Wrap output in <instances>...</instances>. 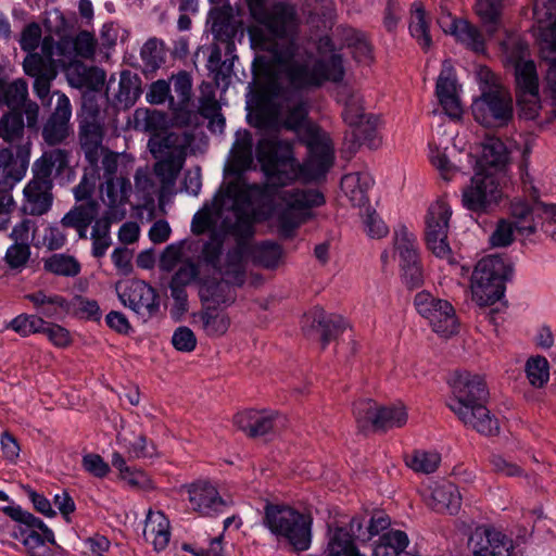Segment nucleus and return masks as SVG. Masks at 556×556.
<instances>
[{"mask_svg": "<svg viewBox=\"0 0 556 556\" xmlns=\"http://www.w3.org/2000/svg\"><path fill=\"white\" fill-rule=\"evenodd\" d=\"M255 24L248 34L254 48L273 54L291 88L268 86L258 97L251 123L260 129L255 157L271 187L324 177L334 163V146L328 132L308 122V104L300 90L340 84L344 61L330 37L318 40L317 56L307 47L285 42L296 25L295 8L285 2L247 0Z\"/></svg>", "mask_w": 556, "mask_h": 556, "instance_id": "1", "label": "nucleus"}, {"mask_svg": "<svg viewBox=\"0 0 556 556\" xmlns=\"http://www.w3.org/2000/svg\"><path fill=\"white\" fill-rule=\"evenodd\" d=\"M268 195L267 186L248 184L238 175L220 187L212 203H206L194 214L191 229L200 235L215 229L220 223L222 231L236 238V245L240 241L247 244L245 264L251 255L256 265L275 269L282 262V247L271 241H263L253 247L248 242L254 235V205L262 204Z\"/></svg>", "mask_w": 556, "mask_h": 556, "instance_id": "2", "label": "nucleus"}, {"mask_svg": "<svg viewBox=\"0 0 556 556\" xmlns=\"http://www.w3.org/2000/svg\"><path fill=\"white\" fill-rule=\"evenodd\" d=\"M222 235L214 232L204 243L201 261L211 267L219 277V281H205L200 287L203 302L217 305H230L236 300L233 287L245 282V254L248 247L239 242L223 255Z\"/></svg>", "mask_w": 556, "mask_h": 556, "instance_id": "3", "label": "nucleus"}, {"mask_svg": "<svg viewBox=\"0 0 556 556\" xmlns=\"http://www.w3.org/2000/svg\"><path fill=\"white\" fill-rule=\"evenodd\" d=\"M448 408L467 427L484 435L498 432L500 425L488 407V390L483 379L468 371L455 372L450 379Z\"/></svg>", "mask_w": 556, "mask_h": 556, "instance_id": "4", "label": "nucleus"}, {"mask_svg": "<svg viewBox=\"0 0 556 556\" xmlns=\"http://www.w3.org/2000/svg\"><path fill=\"white\" fill-rule=\"evenodd\" d=\"M324 194L309 188L281 189L275 192L271 218L278 233L293 238L295 231L314 217V208L324 205Z\"/></svg>", "mask_w": 556, "mask_h": 556, "instance_id": "5", "label": "nucleus"}, {"mask_svg": "<svg viewBox=\"0 0 556 556\" xmlns=\"http://www.w3.org/2000/svg\"><path fill=\"white\" fill-rule=\"evenodd\" d=\"M506 60L514 64L517 83V103L520 115L534 119L540 111L539 79L533 61H526L527 45L519 35L507 34L501 43Z\"/></svg>", "mask_w": 556, "mask_h": 556, "instance_id": "6", "label": "nucleus"}, {"mask_svg": "<svg viewBox=\"0 0 556 556\" xmlns=\"http://www.w3.org/2000/svg\"><path fill=\"white\" fill-rule=\"evenodd\" d=\"M264 526L278 541H285L296 552H304L312 544L313 517L306 510L285 504H267Z\"/></svg>", "mask_w": 556, "mask_h": 556, "instance_id": "7", "label": "nucleus"}, {"mask_svg": "<svg viewBox=\"0 0 556 556\" xmlns=\"http://www.w3.org/2000/svg\"><path fill=\"white\" fill-rule=\"evenodd\" d=\"M118 160L117 153L108 151L97 167L98 179L101 180L99 195L106 206L101 217L117 222L126 216V205L132 192L130 180L118 172Z\"/></svg>", "mask_w": 556, "mask_h": 556, "instance_id": "8", "label": "nucleus"}, {"mask_svg": "<svg viewBox=\"0 0 556 556\" xmlns=\"http://www.w3.org/2000/svg\"><path fill=\"white\" fill-rule=\"evenodd\" d=\"M479 76L481 96L471 105L475 119L486 127L506 125L513 117L511 96L496 84L489 70H481Z\"/></svg>", "mask_w": 556, "mask_h": 556, "instance_id": "9", "label": "nucleus"}, {"mask_svg": "<svg viewBox=\"0 0 556 556\" xmlns=\"http://www.w3.org/2000/svg\"><path fill=\"white\" fill-rule=\"evenodd\" d=\"M510 267L503 258L490 255L480 260L471 276L472 299L480 305H492L504 296Z\"/></svg>", "mask_w": 556, "mask_h": 556, "instance_id": "10", "label": "nucleus"}, {"mask_svg": "<svg viewBox=\"0 0 556 556\" xmlns=\"http://www.w3.org/2000/svg\"><path fill=\"white\" fill-rule=\"evenodd\" d=\"M452 207L445 198H438L427 211L425 217V239L427 248L451 266L457 265V257L447 242Z\"/></svg>", "mask_w": 556, "mask_h": 556, "instance_id": "11", "label": "nucleus"}, {"mask_svg": "<svg viewBox=\"0 0 556 556\" xmlns=\"http://www.w3.org/2000/svg\"><path fill=\"white\" fill-rule=\"evenodd\" d=\"M336 98L343 106L342 117L352 130L354 142L361 143L371 139L377 128L378 118L365 112L359 91L351 85L342 84L337 89Z\"/></svg>", "mask_w": 556, "mask_h": 556, "instance_id": "12", "label": "nucleus"}, {"mask_svg": "<svg viewBox=\"0 0 556 556\" xmlns=\"http://www.w3.org/2000/svg\"><path fill=\"white\" fill-rule=\"evenodd\" d=\"M501 178L496 170H475L470 184L463 189L464 207L479 215L491 212L503 197Z\"/></svg>", "mask_w": 556, "mask_h": 556, "instance_id": "13", "label": "nucleus"}, {"mask_svg": "<svg viewBox=\"0 0 556 556\" xmlns=\"http://www.w3.org/2000/svg\"><path fill=\"white\" fill-rule=\"evenodd\" d=\"M353 413L362 430L387 431L403 427L408 419L406 407L402 403L382 406L369 399L357 401Z\"/></svg>", "mask_w": 556, "mask_h": 556, "instance_id": "14", "label": "nucleus"}, {"mask_svg": "<svg viewBox=\"0 0 556 556\" xmlns=\"http://www.w3.org/2000/svg\"><path fill=\"white\" fill-rule=\"evenodd\" d=\"M0 146L8 144V148H1L0 154L5 153L3 166H16L24 164L28 168L30 156V141L24 137V121L21 114L10 113L0 119Z\"/></svg>", "mask_w": 556, "mask_h": 556, "instance_id": "15", "label": "nucleus"}, {"mask_svg": "<svg viewBox=\"0 0 556 556\" xmlns=\"http://www.w3.org/2000/svg\"><path fill=\"white\" fill-rule=\"evenodd\" d=\"M414 305L420 316L428 320L434 332L442 337H451L457 332L458 323L452 304L421 291L415 295Z\"/></svg>", "mask_w": 556, "mask_h": 556, "instance_id": "16", "label": "nucleus"}, {"mask_svg": "<svg viewBox=\"0 0 556 556\" xmlns=\"http://www.w3.org/2000/svg\"><path fill=\"white\" fill-rule=\"evenodd\" d=\"M53 56L54 40L51 37H45L41 40L40 52L29 53L23 62L25 73L35 77L34 89L41 100L49 96L50 80L56 74L58 62Z\"/></svg>", "mask_w": 556, "mask_h": 556, "instance_id": "17", "label": "nucleus"}, {"mask_svg": "<svg viewBox=\"0 0 556 556\" xmlns=\"http://www.w3.org/2000/svg\"><path fill=\"white\" fill-rule=\"evenodd\" d=\"M115 290L123 305L144 319L152 317L159 309L155 290L142 280L127 279L118 281Z\"/></svg>", "mask_w": 556, "mask_h": 556, "instance_id": "18", "label": "nucleus"}, {"mask_svg": "<svg viewBox=\"0 0 556 556\" xmlns=\"http://www.w3.org/2000/svg\"><path fill=\"white\" fill-rule=\"evenodd\" d=\"M533 18L542 58H549L556 52V0H534Z\"/></svg>", "mask_w": 556, "mask_h": 556, "instance_id": "19", "label": "nucleus"}, {"mask_svg": "<svg viewBox=\"0 0 556 556\" xmlns=\"http://www.w3.org/2000/svg\"><path fill=\"white\" fill-rule=\"evenodd\" d=\"M441 15L438 23L441 29L455 38V40L476 53L485 51V39L480 30L463 18H455L448 11L447 3H441Z\"/></svg>", "mask_w": 556, "mask_h": 556, "instance_id": "20", "label": "nucleus"}, {"mask_svg": "<svg viewBox=\"0 0 556 556\" xmlns=\"http://www.w3.org/2000/svg\"><path fill=\"white\" fill-rule=\"evenodd\" d=\"M470 556H510L513 541L491 527H477L467 543Z\"/></svg>", "mask_w": 556, "mask_h": 556, "instance_id": "21", "label": "nucleus"}, {"mask_svg": "<svg viewBox=\"0 0 556 556\" xmlns=\"http://www.w3.org/2000/svg\"><path fill=\"white\" fill-rule=\"evenodd\" d=\"M192 510L202 516H215L224 513L232 504L230 498L220 496L217 488L207 480H198L185 486Z\"/></svg>", "mask_w": 556, "mask_h": 556, "instance_id": "22", "label": "nucleus"}, {"mask_svg": "<svg viewBox=\"0 0 556 556\" xmlns=\"http://www.w3.org/2000/svg\"><path fill=\"white\" fill-rule=\"evenodd\" d=\"M420 494L428 507L438 513L456 514L462 504V496L455 484L440 480L429 481L422 485Z\"/></svg>", "mask_w": 556, "mask_h": 556, "instance_id": "23", "label": "nucleus"}, {"mask_svg": "<svg viewBox=\"0 0 556 556\" xmlns=\"http://www.w3.org/2000/svg\"><path fill=\"white\" fill-rule=\"evenodd\" d=\"M473 170H492L503 177V167L508 160V151L498 138L488 137L468 154Z\"/></svg>", "mask_w": 556, "mask_h": 556, "instance_id": "24", "label": "nucleus"}, {"mask_svg": "<svg viewBox=\"0 0 556 556\" xmlns=\"http://www.w3.org/2000/svg\"><path fill=\"white\" fill-rule=\"evenodd\" d=\"M437 98L445 114L452 118H458L463 114L455 71L452 63L445 60L435 85Z\"/></svg>", "mask_w": 556, "mask_h": 556, "instance_id": "25", "label": "nucleus"}, {"mask_svg": "<svg viewBox=\"0 0 556 556\" xmlns=\"http://www.w3.org/2000/svg\"><path fill=\"white\" fill-rule=\"evenodd\" d=\"M303 328L309 333L316 330L326 346L333 338L348 327V321L340 315L327 314L323 308L315 307L304 316Z\"/></svg>", "mask_w": 556, "mask_h": 556, "instance_id": "26", "label": "nucleus"}, {"mask_svg": "<svg viewBox=\"0 0 556 556\" xmlns=\"http://www.w3.org/2000/svg\"><path fill=\"white\" fill-rule=\"evenodd\" d=\"M56 96L55 109L42 129V136L49 144L60 143L70 132L72 116L70 99L64 93L58 92Z\"/></svg>", "mask_w": 556, "mask_h": 556, "instance_id": "27", "label": "nucleus"}, {"mask_svg": "<svg viewBox=\"0 0 556 556\" xmlns=\"http://www.w3.org/2000/svg\"><path fill=\"white\" fill-rule=\"evenodd\" d=\"M52 186V182L29 180L23 190V212L33 216L49 212L53 203Z\"/></svg>", "mask_w": 556, "mask_h": 556, "instance_id": "28", "label": "nucleus"}, {"mask_svg": "<svg viewBox=\"0 0 556 556\" xmlns=\"http://www.w3.org/2000/svg\"><path fill=\"white\" fill-rule=\"evenodd\" d=\"M5 157V153L0 154V215H8L14 210L15 201L12 190L27 173L24 164L12 167L3 166Z\"/></svg>", "mask_w": 556, "mask_h": 556, "instance_id": "29", "label": "nucleus"}, {"mask_svg": "<svg viewBox=\"0 0 556 556\" xmlns=\"http://www.w3.org/2000/svg\"><path fill=\"white\" fill-rule=\"evenodd\" d=\"M279 416L273 410L249 409L233 417L235 425L250 437L268 433L277 425Z\"/></svg>", "mask_w": 556, "mask_h": 556, "instance_id": "30", "label": "nucleus"}, {"mask_svg": "<svg viewBox=\"0 0 556 556\" xmlns=\"http://www.w3.org/2000/svg\"><path fill=\"white\" fill-rule=\"evenodd\" d=\"M144 540L152 544L155 551H163L170 540V526L167 517L160 510H149L143 529Z\"/></svg>", "mask_w": 556, "mask_h": 556, "instance_id": "31", "label": "nucleus"}, {"mask_svg": "<svg viewBox=\"0 0 556 556\" xmlns=\"http://www.w3.org/2000/svg\"><path fill=\"white\" fill-rule=\"evenodd\" d=\"M374 179L367 172H355L344 175L341 179V190L352 205L363 206L368 202V190Z\"/></svg>", "mask_w": 556, "mask_h": 556, "instance_id": "32", "label": "nucleus"}, {"mask_svg": "<svg viewBox=\"0 0 556 556\" xmlns=\"http://www.w3.org/2000/svg\"><path fill=\"white\" fill-rule=\"evenodd\" d=\"M148 148L154 159L174 157L185 160L186 140L178 134L169 132L165 136L153 135L148 142Z\"/></svg>", "mask_w": 556, "mask_h": 556, "instance_id": "33", "label": "nucleus"}, {"mask_svg": "<svg viewBox=\"0 0 556 556\" xmlns=\"http://www.w3.org/2000/svg\"><path fill=\"white\" fill-rule=\"evenodd\" d=\"M203 247L199 240L192 239L169 244L161 255V269L172 271L176 266L191 260L200 249L203 250Z\"/></svg>", "mask_w": 556, "mask_h": 556, "instance_id": "34", "label": "nucleus"}, {"mask_svg": "<svg viewBox=\"0 0 556 556\" xmlns=\"http://www.w3.org/2000/svg\"><path fill=\"white\" fill-rule=\"evenodd\" d=\"M325 556H366L356 546L354 535L345 528L330 529Z\"/></svg>", "mask_w": 556, "mask_h": 556, "instance_id": "35", "label": "nucleus"}, {"mask_svg": "<svg viewBox=\"0 0 556 556\" xmlns=\"http://www.w3.org/2000/svg\"><path fill=\"white\" fill-rule=\"evenodd\" d=\"M0 510L11 519L24 525L23 530H34L43 533L45 538L51 545H56L53 531L38 517L25 511L20 505L11 503L0 507Z\"/></svg>", "mask_w": 556, "mask_h": 556, "instance_id": "36", "label": "nucleus"}, {"mask_svg": "<svg viewBox=\"0 0 556 556\" xmlns=\"http://www.w3.org/2000/svg\"><path fill=\"white\" fill-rule=\"evenodd\" d=\"M232 167L242 173L254 168L253 137L250 131L243 129L236 132L231 149Z\"/></svg>", "mask_w": 556, "mask_h": 556, "instance_id": "37", "label": "nucleus"}, {"mask_svg": "<svg viewBox=\"0 0 556 556\" xmlns=\"http://www.w3.org/2000/svg\"><path fill=\"white\" fill-rule=\"evenodd\" d=\"M26 299L33 303L38 313L49 318L59 317L71 312L70 302L58 294H47L43 291H37L27 294Z\"/></svg>", "mask_w": 556, "mask_h": 556, "instance_id": "38", "label": "nucleus"}, {"mask_svg": "<svg viewBox=\"0 0 556 556\" xmlns=\"http://www.w3.org/2000/svg\"><path fill=\"white\" fill-rule=\"evenodd\" d=\"M409 544L404 531L390 529L382 533L374 545V556H402Z\"/></svg>", "mask_w": 556, "mask_h": 556, "instance_id": "39", "label": "nucleus"}, {"mask_svg": "<svg viewBox=\"0 0 556 556\" xmlns=\"http://www.w3.org/2000/svg\"><path fill=\"white\" fill-rule=\"evenodd\" d=\"M393 248L394 253L400 257V263L415 262L419 257L417 238L404 225H399L394 229Z\"/></svg>", "mask_w": 556, "mask_h": 556, "instance_id": "40", "label": "nucleus"}, {"mask_svg": "<svg viewBox=\"0 0 556 556\" xmlns=\"http://www.w3.org/2000/svg\"><path fill=\"white\" fill-rule=\"evenodd\" d=\"M172 81L174 94L169 99V109L177 115L189 112L192 88L190 76L186 72H181L173 76Z\"/></svg>", "mask_w": 556, "mask_h": 556, "instance_id": "41", "label": "nucleus"}, {"mask_svg": "<svg viewBox=\"0 0 556 556\" xmlns=\"http://www.w3.org/2000/svg\"><path fill=\"white\" fill-rule=\"evenodd\" d=\"M429 26L430 20L425 7L420 2H414L412 4L409 33L424 50L429 49L432 43Z\"/></svg>", "mask_w": 556, "mask_h": 556, "instance_id": "42", "label": "nucleus"}, {"mask_svg": "<svg viewBox=\"0 0 556 556\" xmlns=\"http://www.w3.org/2000/svg\"><path fill=\"white\" fill-rule=\"evenodd\" d=\"M96 39L89 31H80L72 39H64L54 45V52L56 51L60 55H65L67 48L73 50L74 56H80L83 59H91L96 52Z\"/></svg>", "mask_w": 556, "mask_h": 556, "instance_id": "43", "label": "nucleus"}, {"mask_svg": "<svg viewBox=\"0 0 556 556\" xmlns=\"http://www.w3.org/2000/svg\"><path fill=\"white\" fill-rule=\"evenodd\" d=\"M202 329L208 337H222L230 327V317L224 311L207 306L199 314Z\"/></svg>", "mask_w": 556, "mask_h": 556, "instance_id": "44", "label": "nucleus"}, {"mask_svg": "<svg viewBox=\"0 0 556 556\" xmlns=\"http://www.w3.org/2000/svg\"><path fill=\"white\" fill-rule=\"evenodd\" d=\"M443 143H437L434 140L429 142L428 157L431 165L438 170L440 177L450 181L460 172V167L450 161L446 154V147Z\"/></svg>", "mask_w": 556, "mask_h": 556, "instance_id": "45", "label": "nucleus"}, {"mask_svg": "<svg viewBox=\"0 0 556 556\" xmlns=\"http://www.w3.org/2000/svg\"><path fill=\"white\" fill-rule=\"evenodd\" d=\"M99 215V203L97 200H90L85 203L74 205L61 219L62 227H72L79 225H91L96 223Z\"/></svg>", "mask_w": 556, "mask_h": 556, "instance_id": "46", "label": "nucleus"}, {"mask_svg": "<svg viewBox=\"0 0 556 556\" xmlns=\"http://www.w3.org/2000/svg\"><path fill=\"white\" fill-rule=\"evenodd\" d=\"M118 445L124 448L131 457H152L155 454V447L148 443L142 434L122 432L117 437Z\"/></svg>", "mask_w": 556, "mask_h": 556, "instance_id": "47", "label": "nucleus"}, {"mask_svg": "<svg viewBox=\"0 0 556 556\" xmlns=\"http://www.w3.org/2000/svg\"><path fill=\"white\" fill-rule=\"evenodd\" d=\"M341 29L346 46L352 49L354 59L359 63H370L372 60V51L365 35L350 27H342Z\"/></svg>", "mask_w": 556, "mask_h": 556, "instance_id": "48", "label": "nucleus"}, {"mask_svg": "<svg viewBox=\"0 0 556 556\" xmlns=\"http://www.w3.org/2000/svg\"><path fill=\"white\" fill-rule=\"evenodd\" d=\"M511 223L521 237H529L535 231V224L530 206L525 201H514L510 205Z\"/></svg>", "mask_w": 556, "mask_h": 556, "instance_id": "49", "label": "nucleus"}, {"mask_svg": "<svg viewBox=\"0 0 556 556\" xmlns=\"http://www.w3.org/2000/svg\"><path fill=\"white\" fill-rule=\"evenodd\" d=\"M45 270L64 277H75L80 273L79 262L71 255L53 254L43 260Z\"/></svg>", "mask_w": 556, "mask_h": 556, "instance_id": "50", "label": "nucleus"}, {"mask_svg": "<svg viewBox=\"0 0 556 556\" xmlns=\"http://www.w3.org/2000/svg\"><path fill=\"white\" fill-rule=\"evenodd\" d=\"M14 536L24 545L29 556H51L50 548L47 546L49 542L43 533L18 528Z\"/></svg>", "mask_w": 556, "mask_h": 556, "instance_id": "51", "label": "nucleus"}, {"mask_svg": "<svg viewBox=\"0 0 556 556\" xmlns=\"http://www.w3.org/2000/svg\"><path fill=\"white\" fill-rule=\"evenodd\" d=\"M115 222L116 220L100 217L93 224L91 231V240L92 255L94 257H102L106 253L111 244L110 228L112 223Z\"/></svg>", "mask_w": 556, "mask_h": 556, "instance_id": "52", "label": "nucleus"}, {"mask_svg": "<svg viewBox=\"0 0 556 556\" xmlns=\"http://www.w3.org/2000/svg\"><path fill=\"white\" fill-rule=\"evenodd\" d=\"M475 8L486 33L492 36L497 30L502 0H476Z\"/></svg>", "mask_w": 556, "mask_h": 556, "instance_id": "53", "label": "nucleus"}, {"mask_svg": "<svg viewBox=\"0 0 556 556\" xmlns=\"http://www.w3.org/2000/svg\"><path fill=\"white\" fill-rule=\"evenodd\" d=\"M46 320L38 315L20 314L14 317L7 328L13 330L21 337H28L33 333H42L46 328Z\"/></svg>", "mask_w": 556, "mask_h": 556, "instance_id": "54", "label": "nucleus"}, {"mask_svg": "<svg viewBox=\"0 0 556 556\" xmlns=\"http://www.w3.org/2000/svg\"><path fill=\"white\" fill-rule=\"evenodd\" d=\"M525 370L530 384L535 388H542L549 379V364L544 356H530Z\"/></svg>", "mask_w": 556, "mask_h": 556, "instance_id": "55", "label": "nucleus"}, {"mask_svg": "<svg viewBox=\"0 0 556 556\" xmlns=\"http://www.w3.org/2000/svg\"><path fill=\"white\" fill-rule=\"evenodd\" d=\"M440 462V454L432 451L418 450L406 457V465L414 471L421 473L435 471Z\"/></svg>", "mask_w": 556, "mask_h": 556, "instance_id": "56", "label": "nucleus"}, {"mask_svg": "<svg viewBox=\"0 0 556 556\" xmlns=\"http://www.w3.org/2000/svg\"><path fill=\"white\" fill-rule=\"evenodd\" d=\"M156 160L157 162L154 166V172L155 175L160 178L163 188L174 186L185 160H176L174 157H163Z\"/></svg>", "mask_w": 556, "mask_h": 556, "instance_id": "57", "label": "nucleus"}, {"mask_svg": "<svg viewBox=\"0 0 556 556\" xmlns=\"http://www.w3.org/2000/svg\"><path fill=\"white\" fill-rule=\"evenodd\" d=\"M164 122V115L155 110L137 109L134 114V127L138 130L153 132Z\"/></svg>", "mask_w": 556, "mask_h": 556, "instance_id": "58", "label": "nucleus"}, {"mask_svg": "<svg viewBox=\"0 0 556 556\" xmlns=\"http://www.w3.org/2000/svg\"><path fill=\"white\" fill-rule=\"evenodd\" d=\"M140 56L144 65L151 70L160 67L164 61L163 45L156 38H150L142 46Z\"/></svg>", "mask_w": 556, "mask_h": 556, "instance_id": "59", "label": "nucleus"}, {"mask_svg": "<svg viewBox=\"0 0 556 556\" xmlns=\"http://www.w3.org/2000/svg\"><path fill=\"white\" fill-rule=\"evenodd\" d=\"M28 94L27 84L23 79L7 83L4 105L11 110L20 109Z\"/></svg>", "mask_w": 556, "mask_h": 556, "instance_id": "60", "label": "nucleus"}, {"mask_svg": "<svg viewBox=\"0 0 556 556\" xmlns=\"http://www.w3.org/2000/svg\"><path fill=\"white\" fill-rule=\"evenodd\" d=\"M128 38V31L118 23L109 22L102 26L100 40L102 47L111 50L118 42H124Z\"/></svg>", "mask_w": 556, "mask_h": 556, "instance_id": "61", "label": "nucleus"}, {"mask_svg": "<svg viewBox=\"0 0 556 556\" xmlns=\"http://www.w3.org/2000/svg\"><path fill=\"white\" fill-rule=\"evenodd\" d=\"M71 311L80 318L99 320L101 318V309L97 301L84 296H75L70 302Z\"/></svg>", "mask_w": 556, "mask_h": 556, "instance_id": "62", "label": "nucleus"}, {"mask_svg": "<svg viewBox=\"0 0 556 556\" xmlns=\"http://www.w3.org/2000/svg\"><path fill=\"white\" fill-rule=\"evenodd\" d=\"M492 470L505 477H522L525 470L520 465L501 454H493L490 458Z\"/></svg>", "mask_w": 556, "mask_h": 556, "instance_id": "63", "label": "nucleus"}, {"mask_svg": "<svg viewBox=\"0 0 556 556\" xmlns=\"http://www.w3.org/2000/svg\"><path fill=\"white\" fill-rule=\"evenodd\" d=\"M98 179L97 168H92L91 173L86 172L79 184L73 189L74 198L78 203H85L93 200L92 194L96 189Z\"/></svg>", "mask_w": 556, "mask_h": 556, "instance_id": "64", "label": "nucleus"}]
</instances>
